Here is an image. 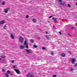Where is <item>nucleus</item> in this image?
Instances as JSON below:
<instances>
[{
	"label": "nucleus",
	"mask_w": 77,
	"mask_h": 77,
	"mask_svg": "<svg viewBox=\"0 0 77 77\" xmlns=\"http://www.w3.org/2000/svg\"><path fill=\"white\" fill-rule=\"evenodd\" d=\"M48 34V32H47L46 33V34Z\"/></svg>",
	"instance_id": "4c0bfd02"
},
{
	"label": "nucleus",
	"mask_w": 77,
	"mask_h": 77,
	"mask_svg": "<svg viewBox=\"0 0 77 77\" xmlns=\"http://www.w3.org/2000/svg\"><path fill=\"white\" fill-rule=\"evenodd\" d=\"M58 32L59 33H60V35H61V34H62V33H61V32Z\"/></svg>",
	"instance_id": "7c9ffc66"
},
{
	"label": "nucleus",
	"mask_w": 77,
	"mask_h": 77,
	"mask_svg": "<svg viewBox=\"0 0 77 77\" xmlns=\"http://www.w3.org/2000/svg\"><path fill=\"white\" fill-rule=\"evenodd\" d=\"M11 38H12L13 39H14V35H13V34H11Z\"/></svg>",
	"instance_id": "9d476101"
},
{
	"label": "nucleus",
	"mask_w": 77,
	"mask_h": 77,
	"mask_svg": "<svg viewBox=\"0 0 77 77\" xmlns=\"http://www.w3.org/2000/svg\"><path fill=\"white\" fill-rule=\"evenodd\" d=\"M51 54H52V55H53L54 54V53L53 52V51L51 52Z\"/></svg>",
	"instance_id": "a211bd4d"
},
{
	"label": "nucleus",
	"mask_w": 77,
	"mask_h": 77,
	"mask_svg": "<svg viewBox=\"0 0 77 77\" xmlns=\"http://www.w3.org/2000/svg\"><path fill=\"white\" fill-rule=\"evenodd\" d=\"M10 75H12V73H11V74H10Z\"/></svg>",
	"instance_id": "e433bc0d"
},
{
	"label": "nucleus",
	"mask_w": 77,
	"mask_h": 77,
	"mask_svg": "<svg viewBox=\"0 0 77 77\" xmlns=\"http://www.w3.org/2000/svg\"><path fill=\"white\" fill-rule=\"evenodd\" d=\"M30 42L31 43H32V44L34 43V41H33V40L32 39H31L30 40Z\"/></svg>",
	"instance_id": "0eeeda50"
},
{
	"label": "nucleus",
	"mask_w": 77,
	"mask_h": 77,
	"mask_svg": "<svg viewBox=\"0 0 77 77\" xmlns=\"http://www.w3.org/2000/svg\"><path fill=\"white\" fill-rule=\"evenodd\" d=\"M61 55L62 57H65V54H61Z\"/></svg>",
	"instance_id": "f3484780"
},
{
	"label": "nucleus",
	"mask_w": 77,
	"mask_h": 77,
	"mask_svg": "<svg viewBox=\"0 0 77 77\" xmlns=\"http://www.w3.org/2000/svg\"><path fill=\"white\" fill-rule=\"evenodd\" d=\"M13 68L14 69V68H15V66H14Z\"/></svg>",
	"instance_id": "58836bf2"
},
{
	"label": "nucleus",
	"mask_w": 77,
	"mask_h": 77,
	"mask_svg": "<svg viewBox=\"0 0 77 77\" xmlns=\"http://www.w3.org/2000/svg\"><path fill=\"white\" fill-rule=\"evenodd\" d=\"M46 37L48 39V40H50V38H49V36H48V35H46Z\"/></svg>",
	"instance_id": "423d86ee"
},
{
	"label": "nucleus",
	"mask_w": 77,
	"mask_h": 77,
	"mask_svg": "<svg viewBox=\"0 0 77 77\" xmlns=\"http://www.w3.org/2000/svg\"><path fill=\"white\" fill-rule=\"evenodd\" d=\"M68 35H69V36H71V35L70 34H69V33H68Z\"/></svg>",
	"instance_id": "2f4dec72"
},
{
	"label": "nucleus",
	"mask_w": 77,
	"mask_h": 77,
	"mask_svg": "<svg viewBox=\"0 0 77 77\" xmlns=\"http://www.w3.org/2000/svg\"><path fill=\"white\" fill-rule=\"evenodd\" d=\"M51 17H53L52 15H51V16H49V18H51Z\"/></svg>",
	"instance_id": "b1692460"
},
{
	"label": "nucleus",
	"mask_w": 77,
	"mask_h": 77,
	"mask_svg": "<svg viewBox=\"0 0 77 77\" xmlns=\"http://www.w3.org/2000/svg\"><path fill=\"white\" fill-rule=\"evenodd\" d=\"M53 27H54V25L53 26Z\"/></svg>",
	"instance_id": "79ce46f5"
},
{
	"label": "nucleus",
	"mask_w": 77,
	"mask_h": 77,
	"mask_svg": "<svg viewBox=\"0 0 77 77\" xmlns=\"http://www.w3.org/2000/svg\"><path fill=\"white\" fill-rule=\"evenodd\" d=\"M1 2H0V3Z\"/></svg>",
	"instance_id": "c03bdc74"
},
{
	"label": "nucleus",
	"mask_w": 77,
	"mask_h": 77,
	"mask_svg": "<svg viewBox=\"0 0 77 77\" xmlns=\"http://www.w3.org/2000/svg\"><path fill=\"white\" fill-rule=\"evenodd\" d=\"M11 72H10V71L8 70L7 71V73H6L5 74V76H6L7 77H9V76L8 75V74H9V73Z\"/></svg>",
	"instance_id": "f03ea898"
},
{
	"label": "nucleus",
	"mask_w": 77,
	"mask_h": 77,
	"mask_svg": "<svg viewBox=\"0 0 77 77\" xmlns=\"http://www.w3.org/2000/svg\"><path fill=\"white\" fill-rule=\"evenodd\" d=\"M5 27H6V25H5L4 26V28H5Z\"/></svg>",
	"instance_id": "f704fd0d"
},
{
	"label": "nucleus",
	"mask_w": 77,
	"mask_h": 77,
	"mask_svg": "<svg viewBox=\"0 0 77 77\" xmlns=\"http://www.w3.org/2000/svg\"><path fill=\"white\" fill-rule=\"evenodd\" d=\"M26 53H30V50H29L26 49Z\"/></svg>",
	"instance_id": "6e6552de"
},
{
	"label": "nucleus",
	"mask_w": 77,
	"mask_h": 77,
	"mask_svg": "<svg viewBox=\"0 0 77 77\" xmlns=\"http://www.w3.org/2000/svg\"><path fill=\"white\" fill-rule=\"evenodd\" d=\"M20 47L21 49H23L24 48V47L23 45H21Z\"/></svg>",
	"instance_id": "9b49d317"
},
{
	"label": "nucleus",
	"mask_w": 77,
	"mask_h": 77,
	"mask_svg": "<svg viewBox=\"0 0 77 77\" xmlns=\"http://www.w3.org/2000/svg\"><path fill=\"white\" fill-rule=\"evenodd\" d=\"M42 48L43 49H45V47H42Z\"/></svg>",
	"instance_id": "393cba45"
},
{
	"label": "nucleus",
	"mask_w": 77,
	"mask_h": 77,
	"mask_svg": "<svg viewBox=\"0 0 77 77\" xmlns=\"http://www.w3.org/2000/svg\"><path fill=\"white\" fill-rule=\"evenodd\" d=\"M53 21H57V18L56 17H53Z\"/></svg>",
	"instance_id": "1a4fd4ad"
},
{
	"label": "nucleus",
	"mask_w": 77,
	"mask_h": 77,
	"mask_svg": "<svg viewBox=\"0 0 77 77\" xmlns=\"http://www.w3.org/2000/svg\"><path fill=\"white\" fill-rule=\"evenodd\" d=\"M73 70L74 69H73V68H72L71 69V71H73Z\"/></svg>",
	"instance_id": "c756f323"
},
{
	"label": "nucleus",
	"mask_w": 77,
	"mask_h": 77,
	"mask_svg": "<svg viewBox=\"0 0 77 77\" xmlns=\"http://www.w3.org/2000/svg\"><path fill=\"white\" fill-rule=\"evenodd\" d=\"M4 12H5V13H8V9H5L4 11Z\"/></svg>",
	"instance_id": "4468645a"
},
{
	"label": "nucleus",
	"mask_w": 77,
	"mask_h": 77,
	"mask_svg": "<svg viewBox=\"0 0 77 77\" xmlns=\"http://www.w3.org/2000/svg\"><path fill=\"white\" fill-rule=\"evenodd\" d=\"M19 42H20L22 43H23V41H24V38H23L22 36H20L19 37Z\"/></svg>",
	"instance_id": "f257e3e1"
},
{
	"label": "nucleus",
	"mask_w": 77,
	"mask_h": 77,
	"mask_svg": "<svg viewBox=\"0 0 77 77\" xmlns=\"http://www.w3.org/2000/svg\"><path fill=\"white\" fill-rule=\"evenodd\" d=\"M67 6L69 7V8H71V5L69 4H68L67 5Z\"/></svg>",
	"instance_id": "dca6fc26"
},
{
	"label": "nucleus",
	"mask_w": 77,
	"mask_h": 77,
	"mask_svg": "<svg viewBox=\"0 0 77 77\" xmlns=\"http://www.w3.org/2000/svg\"><path fill=\"white\" fill-rule=\"evenodd\" d=\"M26 48H29V47L28 46V44H26Z\"/></svg>",
	"instance_id": "4be33fe9"
},
{
	"label": "nucleus",
	"mask_w": 77,
	"mask_h": 77,
	"mask_svg": "<svg viewBox=\"0 0 77 77\" xmlns=\"http://www.w3.org/2000/svg\"><path fill=\"white\" fill-rule=\"evenodd\" d=\"M7 10H9V8H7Z\"/></svg>",
	"instance_id": "c9c22d12"
},
{
	"label": "nucleus",
	"mask_w": 77,
	"mask_h": 77,
	"mask_svg": "<svg viewBox=\"0 0 77 77\" xmlns=\"http://www.w3.org/2000/svg\"><path fill=\"white\" fill-rule=\"evenodd\" d=\"M14 71L16 72L17 74H20V71L18 69H14Z\"/></svg>",
	"instance_id": "7ed1b4c3"
},
{
	"label": "nucleus",
	"mask_w": 77,
	"mask_h": 77,
	"mask_svg": "<svg viewBox=\"0 0 77 77\" xmlns=\"http://www.w3.org/2000/svg\"><path fill=\"white\" fill-rule=\"evenodd\" d=\"M29 17V16L28 15H26V18H28Z\"/></svg>",
	"instance_id": "412c9836"
},
{
	"label": "nucleus",
	"mask_w": 77,
	"mask_h": 77,
	"mask_svg": "<svg viewBox=\"0 0 77 77\" xmlns=\"http://www.w3.org/2000/svg\"><path fill=\"white\" fill-rule=\"evenodd\" d=\"M1 57H3V58L5 57H4V56H2Z\"/></svg>",
	"instance_id": "a19ab883"
},
{
	"label": "nucleus",
	"mask_w": 77,
	"mask_h": 77,
	"mask_svg": "<svg viewBox=\"0 0 77 77\" xmlns=\"http://www.w3.org/2000/svg\"><path fill=\"white\" fill-rule=\"evenodd\" d=\"M75 59H72V63L74 64V62H75L74 61H75Z\"/></svg>",
	"instance_id": "f8f14e48"
},
{
	"label": "nucleus",
	"mask_w": 77,
	"mask_h": 77,
	"mask_svg": "<svg viewBox=\"0 0 77 77\" xmlns=\"http://www.w3.org/2000/svg\"><path fill=\"white\" fill-rule=\"evenodd\" d=\"M11 62L12 63H14V60H13Z\"/></svg>",
	"instance_id": "72a5a7b5"
},
{
	"label": "nucleus",
	"mask_w": 77,
	"mask_h": 77,
	"mask_svg": "<svg viewBox=\"0 0 77 77\" xmlns=\"http://www.w3.org/2000/svg\"><path fill=\"white\" fill-rule=\"evenodd\" d=\"M75 27H72L71 28V29H75Z\"/></svg>",
	"instance_id": "aec40b11"
},
{
	"label": "nucleus",
	"mask_w": 77,
	"mask_h": 77,
	"mask_svg": "<svg viewBox=\"0 0 77 77\" xmlns=\"http://www.w3.org/2000/svg\"><path fill=\"white\" fill-rule=\"evenodd\" d=\"M26 44H27V42L26 40H25L24 42V45H26Z\"/></svg>",
	"instance_id": "ddd939ff"
},
{
	"label": "nucleus",
	"mask_w": 77,
	"mask_h": 77,
	"mask_svg": "<svg viewBox=\"0 0 77 77\" xmlns=\"http://www.w3.org/2000/svg\"><path fill=\"white\" fill-rule=\"evenodd\" d=\"M60 4L62 5H65V2L63 1H61L60 2Z\"/></svg>",
	"instance_id": "39448f33"
},
{
	"label": "nucleus",
	"mask_w": 77,
	"mask_h": 77,
	"mask_svg": "<svg viewBox=\"0 0 77 77\" xmlns=\"http://www.w3.org/2000/svg\"><path fill=\"white\" fill-rule=\"evenodd\" d=\"M74 66H77V63H76L74 65Z\"/></svg>",
	"instance_id": "bb28decb"
},
{
	"label": "nucleus",
	"mask_w": 77,
	"mask_h": 77,
	"mask_svg": "<svg viewBox=\"0 0 77 77\" xmlns=\"http://www.w3.org/2000/svg\"><path fill=\"white\" fill-rule=\"evenodd\" d=\"M32 21L33 22H34V23H36V19H34Z\"/></svg>",
	"instance_id": "2eb2a0df"
},
{
	"label": "nucleus",
	"mask_w": 77,
	"mask_h": 77,
	"mask_svg": "<svg viewBox=\"0 0 77 77\" xmlns=\"http://www.w3.org/2000/svg\"><path fill=\"white\" fill-rule=\"evenodd\" d=\"M37 39H38V40H39L40 39V37H38Z\"/></svg>",
	"instance_id": "cd10ccee"
},
{
	"label": "nucleus",
	"mask_w": 77,
	"mask_h": 77,
	"mask_svg": "<svg viewBox=\"0 0 77 77\" xmlns=\"http://www.w3.org/2000/svg\"><path fill=\"white\" fill-rule=\"evenodd\" d=\"M5 2H3L2 3V5H5Z\"/></svg>",
	"instance_id": "a878e982"
},
{
	"label": "nucleus",
	"mask_w": 77,
	"mask_h": 77,
	"mask_svg": "<svg viewBox=\"0 0 77 77\" xmlns=\"http://www.w3.org/2000/svg\"><path fill=\"white\" fill-rule=\"evenodd\" d=\"M75 5L76 6H77V2L76 3Z\"/></svg>",
	"instance_id": "ea45409f"
},
{
	"label": "nucleus",
	"mask_w": 77,
	"mask_h": 77,
	"mask_svg": "<svg viewBox=\"0 0 77 77\" xmlns=\"http://www.w3.org/2000/svg\"><path fill=\"white\" fill-rule=\"evenodd\" d=\"M5 22V21L4 20H3L0 21V24H4Z\"/></svg>",
	"instance_id": "20e7f679"
},
{
	"label": "nucleus",
	"mask_w": 77,
	"mask_h": 77,
	"mask_svg": "<svg viewBox=\"0 0 77 77\" xmlns=\"http://www.w3.org/2000/svg\"><path fill=\"white\" fill-rule=\"evenodd\" d=\"M2 59V58H1L0 57V60H1Z\"/></svg>",
	"instance_id": "37998d69"
},
{
	"label": "nucleus",
	"mask_w": 77,
	"mask_h": 77,
	"mask_svg": "<svg viewBox=\"0 0 77 77\" xmlns=\"http://www.w3.org/2000/svg\"><path fill=\"white\" fill-rule=\"evenodd\" d=\"M53 77H56L57 76H56V75H53Z\"/></svg>",
	"instance_id": "5701e85b"
},
{
	"label": "nucleus",
	"mask_w": 77,
	"mask_h": 77,
	"mask_svg": "<svg viewBox=\"0 0 77 77\" xmlns=\"http://www.w3.org/2000/svg\"><path fill=\"white\" fill-rule=\"evenodd\" d=\"M2 71L3 72H5V69H2Z\"/></svg>",
	"instance_id": "c85d7f7f"
},
{
	"label": "nucleus",
	"mask_w": 77,
	"mask_h": 77,
	"mask_svg": "<svg viewBox=\"0 0 77 77\" xmlns=\"http://www.w3.org/2000/svg\"><path fill=\"white\" fill-rule=\"evenodd\" d=\"M62 0H58V2H62Z\"/></svg>",
	"instance_id": "473e14b6"
},
{
	"label": "nucleus",
	"mask_w": 77,
	"mask_h": 77,
	"mask_svg": "<svg viewBox=\"0 0 77 77\" xmlns=\"http://www.w3.org/2000/svg\"><path fill=\"white\" fill-rule=\"evenodd\" d=\"M33 47H34V48H37V45H33Z\"/></svg>",
	"instance_id": "6ab92c4d"
}]
</instances>
